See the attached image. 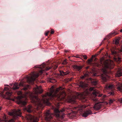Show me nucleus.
<instances>
[{
    "label": "nucleus",
    "instance_id": "obj_1",
    "mask_svg": "<svg viewBox=\"0 0 122 122\" xmlns=\"http://www.w3.org/2000/svg\"><path fill=\"white\" fill-rule=\"evenodd\" d=\"M63 89V88L60 87L57 88L56 90L55 91L53 87L52 86L50 92H47L45 95L43 96L41 100H40L37 96H35L33 93L28 92L27 93L26 95L28 94H29L32 102L37 106V109L38 110L40 108H43L44 106V104L47 105H50V103L49 102L50 99L48 97H57L58 100H61L64 99L66 95V94L64 91L61 92L59 94H57L58 92L60 90H62Z\"/></svg>",
    "mask_w": 122,
    "mask_h": 122
},
{
    "label": "nucleus",
    "instance_id": "obj_2",
    "mask_svg": "<svg viewBox=\"0 0 122 122\" xmlns=\"http://www.w3.org/2000/svg\"><path fill=\"white\" fill-rule=\"evenodd\" d=\"M101 64L100 67H102L101 71L102 72L103 74L101 78L104 81H106L108 80V78L109 77L106 69L112 68L114 64L112 61L107 60L105 61H101Z\"/></svg>",
    "mask_w": 122,
    "mask_h": 122
},
{
    "label": "nucleus",
    "instance_id": "obj_3",
    "mask_svg": "<svg viewBox=\"0 0 122 122\" xmlns=\"http://www.w3.org/2000/svg\"><path fill=\"white\" fill-rule=\"evenodd\" d=\"M86 107V106L83 105H78V106L74 107H70L66 108H63L60 110V111L57 109H55L54 110L55 114L56 117H60L59 113L60 112H63L64 111L69 112L71 111V112L69 113V114L70 115H72L73 114H76L77 112L79 111L81 112L82 109L85 108ZM73 116H74V115H73Z\"/></svg>",
    "mask_w": 122,
    "mask_h": 122
},
{
    "label": "nucleus",
    "instance_id": "obj_4",
    "mask_svg": "<svg viewBox=\"0 0 122 122\" xmlns=\"http://www.w3.org/2000/svg\"><path fill=\"white\" fill-rule=\"evenodd\" d=\"M45 65L44 64H43L39 66H36L35 67L41 68V70L40 71L39 73H36L34 72H32L30 74V76H27L26 77L27 82L29 83L32 84L33 81H34L35 79L38 77L39 75L42 74L44 70L42 68L45 67Z\"/></svg>",
    "mask_w": 122,
    "mask_h": 122
},
{
    "label": "nucleus",
    "instance_id": "obj_5",
    "mask_svg": "<svg viewBox=\"0 0 122 122\" xmlns=\"http://www.w3.org/2000/svg\"><path fill=\"white\" fill-rule=\"evenodd\" d=\"M84 93L78 94V96L76 97L73 96L71 98H69L68 100V101L71 103L75 104L76 103V99L77 98L81 99L83 101L85 102L86 100V96L84 95Z\"/></svg>",
    "mask_w": 122,
    "mask_h": 122
},
{
    "label": "nucleus",
    "instance_id": "obj_6",
    "mask_svg": "<svg viewBox=\"0 0 122 122\" xmlns=\"http://www.w3.org/2000/svg\"><path fill=\"white\" fill-rule=\"evenodd\" d=\"M8 114L10 115L13 116V118L11 120L8 121V122H15L14 119H16L17 116H21V112L20 110L19 109L18 110H14L11 112H9Z\"/></svg>",
    "mask_w": 122,
    "mask_h": 122
},
{
    "label": "nucleus",
    "instance_id": "obj_7",
    "mask_svg": "<svg viewBox=\"0 0 122 122\" xmlns=\"http://www.w3.org/2000/svg\"><path fill=\"white\" fill-rule=\"evenodd\" d=\"M13 85V87L11 88H12L13 90H14L18 89L19 87V86H24V87L22 88V89L24 90H26L28 88H29V86L28 85L24 86V83L23 82H20L19 83V86L18 85V84L16 83H15L14 84H10V85L11 86Z\"/></svg>",
    "mask_w": 122,
    "mask_h": 122
},
{
    "label": "nucleus",
    "instance_id": "obj_8",
    "mask_svg": "<svg viewBox=\"0 0 122 122\" xmlns=\"http://www.w3.org/2000/svg\"><path fill=\"white\" fill-rule=\"evenodd\" d=\"M22 96H19L17 97V103L21 106H23L26 105L27 102L26 98H23Z\"/></svg>",
    "mask_w": 122,
    "mask_h": 122
},
{
    "label": "nucleus",
    "instance_id": "obj_9",
    "mask_svg": "<svg viewBox=\"0 0 122 122\" xmlns=\"http://www.w3.org/2000/svg\"><path fill=\"white\" fill-rule=\"evenodd\" d=\"M26 118L28 122H38L39 120L38 118L30 115H27Z\"/></svg>",
    "mask_w": 122,
    "mask_h": 122
},
{
    "label": "nucleus",
    "instance_id": "obj_10",
    "mask_svg": "<svg viewBox=\"0 0 122 122\" xmlns=\"http://www.w3.org/2000/svg\"><path fill=\"white\" fill-rule=\"evenodd\" d=\"M89 90L90 91H93V94L95 97L98 96V97H101L102 96V94H99V92L98 90L95 89L94 87H91L89 89Z\"/></svg>",
    "mask_w": 122,
    "mask_h": 122
},
{
    "label": "nucleus",
    "instance_id": "obj_11",
    "mask_svg": "<svg viewBox=\"0 0 122 122\" xmlns=\"http://www.w3.org/2000/svg\"><path fill=\"white\" fill-rule=\"evenodd\" d=\"M42 91L41 86L38 87L37 86L36 87L33 89L34 93L36 94L41 93L42 92Z\"/></svg>",
    "mask_w": 122,
    "mask_h": 122
},
{
    "label": "nucleus",
    "instance_id": "obj_12",
    "mask_svg": "<svg viewBox=\"0 0 122 122\" xmlns=\"http://www.w3.org/2000/svg\"><path fill=\"white\" fill-rule=\"evenodd\" d=\"M46 117L45 119L47 121H49V120L52 118V114L49 111H48L46 114Z\"/></svg>",
    "mask_w": 122,
    "mask_h": 122
},
{
    "label": "nucleus",
    "instance_id": "obj_13",
    "mask_svg": "<svg viewBox=\"0 0 122 122\" xmlns=\"http://www.w3.org/2000/svg\"><path fill=\"white\" fill-rule=\"evenodd\" d=\"M92 114L91 111L90 110H88L85 111L82 114V116L83 117H86L89 114Z\"/></svg>",
    "mask_w": 122,
    "mask_h": 122
},
{
    "label": "nucleus",
    "instance_id": "obj_14",
    "mask_svg": "<svg viewBox=\"0 0 122 122\" xmlns=\"http://www.w3.org/2000/svg\"><path fill=\"white\" fill-rule=\"evenodd\" d=\"M117 86V90L120 91L122 90V84L119 83L118 82H117L115 85Z\"/></svg>",
    "mask_w": 122,
    "mask_h": 122
},
{
    "label": "nucleus",
    "instance_id": "obj_15",
    "mask_svg": "<svg viewBox=\"0 0 122 122\" xmlns=\"http://www.w3.org/2000/svg\"><path fill=\"white\" fill-rule=\"evenodd\" d=\"M101 107V104L100 103H98L95 104L93 107V108L94 109L97 110L100 109Z\"/></svg>",
    "mask_w": 122,
    "mask_h": 122
},
{
    "label": "nucleus",
    "instance_id": "obj_16",
    "mask_svg": "<svg viewBox=\"0 0 122 122\" xmlns=\"http://www.w3.org/2000/svg\"><path fill=\"white\" fill-rule=\"evenodd\" d=\"M115 85L110 84L109 85H107L106 86L105 88L108 90H110L115 88Z\"/></svg>",
    "mask_w": 122,
    "mask_h": 122
},
{
    "label": "nucleus",
    "instance_id": "obj_17",
    "mask_svg": "<svg viewBox=\"0 0 122 122\" xmlns=\"http://www.w3.org/2000/svg\"><path fill=\"white\" fill-rule=\"evenodd\" d=\"M122 75V71L120 69H119L115 76L116 77H119Z\"/></svg>",
    "mask_w": 122,
    "mask_h": 122
},
{
    "label": "nucleus",
    "instance_id": "obj_18",
    "mask_svg": "<svg viewBox=\"0 0 122 122\" xmlns=\"http://www.w3.org/2000/svg\"><path fill=\"white\" fill-rule=\"evenodd\" d=\"M73 68L77 71H79L82 69V67L81 66L75 65L73 66Z\"/></svg>",
    "mask_w": 122,
    "mask_h": 122
},
{
    "label": "nucleus",
    "instance_id": "obj_19",
    "mask_svg": "<svg viewBox=\"0 0 122 122\" xmlns=\"http://www.w3.org/2000/svg\"><path fill=\"white\" fill-rule=\"evenodd\" d=\"M79 86L82 88H84L86 87L87 86V85L84 82L82 81H81L80 82Z\"/></svg>",
    "mask_w": 122,
    "mask_h": 122
},
{
    "label": "nucleus",
    "instance_id": "obj_20",
    "mask_svg": "<svg viewBox=\"0 0 122 122\" xmlns=\"http://www.w3.org/2000/svg\"><path fill=\"white\" fill-rule=\"evenodd\" d=\"M31 108L32 106L30 105L27 108H26L25 109L27 112H30L31 111Z\"/></svg>",
    "mask_w": 122,
    "mask_h": 122
},
{
    "label": "nucleus",
    "instance_id": "obj_21",
    "mask_svg": "<svg viewBox=\"0 0 122 122\" xmlns=\"http://www.w3.org/2000/svg\"><path fill=\"white\" fill-rule=\"evenodd\" d=\"M60 72L61 75L63 76L66 75L69 73V72L68 71H66L65 72H64L62 71H61Z\"/></svg>",
    "mask_w": 122,
    "mask_h": 122
},
{
    "label": "nucleus",
    "instance_id": "obj_22",
    "mask_svg": "<svg viewBox=\"0 0 122 122\" xmlns=\"http://www.w3.org/2000/svg\"><path fill=\"white\" fill-rule=\"evenodd\" d=\"M117 34L115 33V31H112L111 33H110L108 35L109 36H114L116 35Z\"/></svg>",
    "mask_w": 122,
    "mask_h": 122
},
{
    "label": "nucleus",
    "instance_id": "obj_23",
    "mask_svg": "<svg viewBox=\"0 0 122 122\" xmlns=\"http://www.w3.org/2000/svg\"><path fill=\"white\" fill-rule=\"evenodd\" d=\"M49 81L52 83H54L56 81V80L54 79L50 78L48 80Z\"/></svg>",
    "mask_w": 122,
    "mask_h": 122
},
{
    "label": "nucleus",
    "instance_id": "obj_24",
    "mask_svg": "<svg viewBox=\"0 0 122 122\" xmlns=\"http://www.w3.org/2000/svg\"><path fill=\"white\" fill-rule=\"evenodd\" d=\"M114 60L117 62L118 63L120 62L121 61V58L120 57H118V58H114Z\"/></svg>",
    "mask_w": 122,
    "mask_h": 122
},
{
    "label": "nucleus",
    "instance_id": "obj_25",
    "mask_svg": "<svg viewBox=\"0 0 122 122\" xmlns=\"http://www.w3.org/2000/svg\"><path fill=\"white\" fill-rule=\"evenodd\" d=\"M12 93L11 92H7L6 93V95L8 97L10 96H11Z\"/></svg>",
    "mask_w": 122,
    "mask_h": 122
},
{
    "label": "nucleus",
    "instance_id": "obj_26",
    "mask_svg": "<svg viewBox=\"0 0 122 122\" xmlns=\"http://www.w3.org/2000/svg\"><path fill=\"white\" fill-rule=\"evenodd\" d=\"M92 84L94 85H96L97 84V81H93L92 82Z\"/></svg>",
    "mask_w": 122,
    "mask_h": 122
},
{
    "label": "nucleus",
    "instance_id": "obj_27",
    "mask_svg": "<svg viewBox=\"0 0 122 122\" xmlns=\"http://www.w3.org/2000/svg\"><path fill=\"white\" fill-rule=\"evenodd\" d=\"M81 56H83V57L85 59H87V56L86 55H83L81 54Z\"/></svg>",
    "mask_w": 122,
    "mask_h": 122
},
{
    "label": "nucleus",
    "instance_id": "obj_28",
    "mask_svg": "<svg viewBox=\"0 0 122 122\" xmlns=\"http://www.w3.org/2000/svg\"><path fill=\"white\" fill-rule=\"evenodd\" d=\"M115 101V100L114 99H113L112 100L110 99V100L109 102V103L110 104L112 103L114 101Z\"/></svg>",
    "mask_w": 122,
    "mask_h": 122
},
{
    "label": "nucleus",
    "instance_id": "obj_29",
    "mask_svg": "<svg viewBox=\"0 0 122 122\" xmlns=\"http://www.w3.org/2000/svg\"><path fill=\"white\" fill-rule=\"evenodd\" d=\"M81 56V55H76L75 56H73V57H75L77 58H80V56Z\"/></svg>",
    "mask_w": 122,
    "mask_h": 122
},
{
    "label": "nucleus",
    "instance_id": "obj_30",
    "mask_svg": "<svg viewBox=\"0 0 122 122\" xmlns=\"http://www.w3.org/2000/svg\"><path fill=\"white\" fill-rule=\"evenodd\" d=\"M3 118H4V120L5 121V122H8V121L6 120V116L5 115L4 116Z\"/></svg>",
    "mask_w": 122,
    "mask_h": 122
},
{
    "label": "nucleus",
    "instance_id": "obj_31",
    "mask_svg": "<svg viewBox=\"0 0 122 122\" xmlns=\"http://www.w3.org/2000/svg\"><path fill=\"white\" fill-rule=\"evenodd\" d=\"M115 43L117 45L119 43V41L118 40H116L115 42Z\"/></svg>",
    "mask_w": 122,
    "mask_h": 122
},
{
    "label": "nucleus",
    "instance_id": "obj_32",
    "mask_svg": "<svg viewBox=\"0 0 122 122\" xmlns=\"http://www.w3.org/2000/svg\"><path fill=\"white\" fill-rule=\"evenodd\" d=\"M63 64H67V62L66 61V60H65L62 63Z\"/></svg>",
    "mask_w": 122,
    "mask_h": 122
},
{
    "label": "nucleus",
    "instance_id": "obj_33",
    "mask_svg": "<svg viewBox=\"0 0 122 122\" xmlns=\"http://www.w3.org/2000/svg\"><path fill=\"white\" fill-rule=\"evenodd\" d=\"M87 75V74H85L84 75L82 76L81 78L82 79L84 78L85 76H86Z\"/></svg>",
    "mask_w": 122,
    "mask_h": 122
},
{
    "label": "nucleus",
    "instance_id": "obj_34",
    "mask_svg": "<svg viewBox=\"0 0 122 122\" xmlns=\"http://www.w3.org/2000/svg\"><path fill=\"white\" fill-rule=\"evenodd\" d=\"M41 112H39V114H38V116H39V118H40L41 117Z\"/></svg>",
    "mask_w": 122,
    "mask_h": 122
},
{
    "label": "nucleus",
    "instance_id": "obj_35",
    "mask_svg": "<svg viewBox=\"0 0 122 122\" xmlns=\"http://www.w3.org/2000/svg\"><path fill=\"white\" fill-rule=\"evenodd\" d=\"M54 31L53 29H52L51 30V34H53L54 33Z\"/></svg>",
    "mask_w": 122,
    "mask_h": 122
},
{
    "label": "nucleus",
    "instance_id": "obj_36",
    "mask_svg": "<svg viewBox=\"0 0 122 122\" xmlns=\"http://www.w3.org/2000/svg\"><path fill=\"white\" fill-rule=\"evenodd\" d=\"M88 62L89 63H90V62H91L92 61V59H89L88 60Z\"/></svg>",
    "mask_w": 122,
    "mask_h": 122
},
{
    "label": "nucleus",
    "instance_id": "obj_37",
    "mask_svg": "<svg viewBox=\"0 0 122 122\" xmlns=\"http://www.w3.org/2000/svg\"><path fill=\"white\" fill-rule=\"evenodd\" d=\"M109 94H110V95H114V92H110Z\"/></svg>",
    "mask_w": 122,
    "mask_h": 122
},
{
    "label": "nucleus",
    "instance_id": "obj_38",
    "mask_svg": "<svg viewBox=\"0 0 122 122\" xmlns=\"http://www.w3.org/2000/svg\"><path fill=\"white\" fill-rule=\"evenodd\" d=\"M116 52L115 51H114L112 52V53L113 54H116Z\"/></svg>",
    "mask_w": 122,
    "mask_h": 122
},
{
    "label": "nucleus",
    "instance_id": "obj_39",
    "mask_svg": "<svg viewBox=\"0 0 122 122\" xmlns=\"http://www.w3.org/2000/svg\"><path fill=\"white\" fill-rule=\"evenodd\" d=\"M8 89H8V88H7V87H5L4 88V90H4H8Z\"/></svg>",
    "mask_w": 122,
    "mask_h": 122
},
{
    "label": "nucleus",
    "instance_id": "obj_40",
    "mask_svg": "<svg viewBox=\"0 0 122 122\" xmlns=\"http://www.w3.org/2000/svg\"><path fill=\"white\" fill-rule=\"evenodd\" d=\"M50 68H51L50 67H49V68H48L46 67V69H45V70L46 71L48 70H49V69H50Z\"/></svg>",
    "mask_w": 122,
    "mask_h": 122
},
{
    "label": "nucleus",
    "instance_id": "obj_41",
    "mask_svg": "<svg viewBox=\"0 0 122 122\" xmlns=\"http://www.w3.org/2000/svg\"><path fill=\"white\" fill-rule=\"evenodd\" d=\"M49 32V31H48V32L46 33L45 34V35L46 36H47L48 34V33Z\"/></svg>",
    "mask_w": 122,
    "mask_h": 122
},
{
    "label": "nucleus",
    "instance_id": "obj_42",
    "mask_svg": "<svg viewBox=\"0 0 122 122\" xmlns=\"http://www.w3.org/2000/svg\"><path fill=\"white\" fill-rule=\"evenodd\" d=\"M7 99H8L10 100L11 99L9 97H7L6 98Z\"/></svg>",
    "mask_w": 122,
    "mask_h": 122
},
{
    "label": "nucleus",
    "instance_id": "obj_43",
    "mask_svg": "<svg viewBox=\"0 0 122 122\" xmlns=\"http://www.w3.org/2000/svg\"><path fill=\"white\" fill-rule=\"evenodd\" d=\"M120 102L121 103H122V98L120 100Z\"/></svg>",
    "mask_w": 122,
    "mask_h": 122
},
{
    "label": "nucleus",
    "instance_id": "obj_44",
    "mask_svg": "<svg viewBox=\"0 0 122 122\" xmlns=\"http://www.w3.org/2000/svg\"><path fill=\"white\" fill-rule=\"evenodd\" d=\"M120 32H122V29H121V30H120Z\"/></svg>",
    "mask_w": 122,
    "mask_h": 122
},
{
    "label": "nucleus",
    "instance_id": "obj_45",
    "mask_svg": "<svg viewBox=\"0 0 122 122\" xmlns=\"http://www.w3.org/2000/svg\"><path fill=\"white\" fill-rule=\"evenodd\" d=\"M96 99H93V100L94 101H96Z\"/></svg>",
    "mask_w": 122,
    "mask_h": 122
},
{
    "label": "nucleus",
    "instance_id": "obj_46",
    "mask_svg": "<svg viewBox=\"0 0 122 122\" xmlns=\"http://www.w3.org/2000/svg\"><path fill=\"white\" fill-rule=\"evenodd\" d=\"M1 107L0 106V110H1Z\"/></svg>",
    "mask_w": 122,
    "mask_h": 122
},
{
    "label": "nucleus",
    "instance_id": "obj_47",
    "mask_svg": "<svg viewBox=\"0 0 122 122\" xmlns=\"http://www.w3.org/2000/svg\"><path fill=\"white\" fill-rule=\"evenodd\" d=\"M1 122L2 121L0 119V122Z\"/></svg>",
    "mask_w": 122,
    "mask_h": 122
},
{
    "label": "nucleus",
    "instance_id": "obj_48",
    "mask_svg": "<svg viewBox=\"0 0 122 122\" xmlns=\"http://www.w3.org/2000/svg\"><path fill=\"white\" fill-rule=\"evenodd\" d=\"M5 85H5L8 86V85Z\"/></svg>",
    "mask_w": 122,
    "mask_h": 122
},
{
    "label": "nucleus",
    "instance_id": "obj_49",
    "mask_svg": "<svg viewBox=\"0 0 122 122\" xmlns=\"http://www.w3.org/2000/svg\"><path fill=\"white\" fill-rule=\"evenodd\" d=\"M98 66V67H100L99 66Z\"/></svg>",
    "mask_w": 122,
    "mask_h": 122
},
{
    "label": "nucleus",
    "instance_id": "obj_50",
    "mask_svg": "<svg viewBox=\"0 0 122 122\" xmlns=\"http://www.w3.org/2000/svg\"><path fill=\"white\" fill-rule=\"evenodd\" d=\"M50 99H51V98H50Z\"/></svg>",
    "mask_w": 122,
    "mask_h": 122
},
{
    "label": "nucleus",
    "instance_id": "obj_51",
    "mask_svg": "<svg viewBox=\"0 0 122 122\" xmlns=\"http://www.w3.org/2000/svg\"><path fill=\"white\" fill-rule=\"evenodd\" d=\"M20 92V94H21V92Z\"/></svg>",
    "mask_w": 122,
    "mask_h": 122
}]
</instances>
